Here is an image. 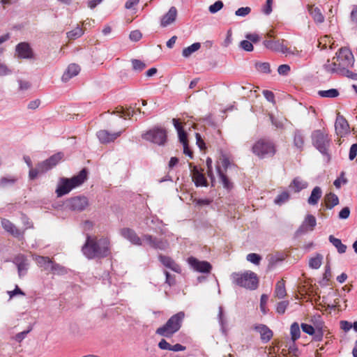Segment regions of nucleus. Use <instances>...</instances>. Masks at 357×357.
<instances>
[{
  "instance_id": "nucleus-30",
  "label": "nucleus",
  "mask_w": 357,
  "mask_h": 357,
  "mask_svg": "<svg viewBox=\"0 0 357 357\" xmlns=\"http://www.w3.org/2000/svg\"><path fill=\"white\" fill-rule=\"evenodd\" d=\"M321 190L319 187L317 186L312 190L310 197L308 198V203L310 205H315L318 203L321 197Z\"/></svg>"
},
{
  "instance_id": "nucleus-26",
  "label": "nucleus",
  "mask_w": 357,
  "mask_h": 357,
  "mask_svg": "<svg viewBox=\"0 0 357 357\" xmlns=\"http://www.w3.org/2000/svg\"><path fill=\"white\" fill-rule=\"evenodd\" d=\"M324 69L328 73H340L343 75V70L337 65V61L335 58H333V61L330 62L329 60L324 65Z\"/></svg>"
},
{
  "instance_id": "nucleus-43",
  "label": "nucleus",
  "mask_w": 357,
  "mask_h": 357,
  "mask_svg": "<svg viewBox=\"0 0 357 357\" xmlns=\"http://www.w3.org/2000/svg\"><path fill=\"white\" fill-rule=\"evenodd\" d=\"M290 332H291V339L293 341H295L300 337L301 331H300V328H299L298 323L294 322L291 324V328H290Z\"/></svg>"
},
{
  "instance_id": "nucleus-52",
  "label": "nucleus",
  "mask_w": 357,
  "mask_h": 357,
  "mask_svg": "<svg viewBox=\"0 0 357 357\" xmlns=\"http://www.w3.org/2000/svg\"><path fill=\"white\" fill-rule=\"evenodd\" d=\"M49 266H50V269L53 273H62L65 271V269L63 266L57 264H54L53 262L50 264Z\"/></svg>"
},
{
  "instance_id": "nucleus-54",
  "label": "nucleus",
  "mask_w": 357,
  "mask_h": 357,
  "mask_svg": "<svg viewBox=\"0 0 357 357\" xmlns=\"http://www.w3.org/2000/svg\"><path fill=\"white\" fill-rule=\"evenodd\" d=\"M290 66L287 64H282L279 66L278 72L281 75H287L290 72Z\"/></svg>"
},
{
  "instance_id": "nucleus-21",
  "label": "nucleus",
  "mask_w": 357,
  "mask_h": 357,
  "mask_svg": "<svg viewBox=\"0 0 357 357\" xmlns=\"http://www.w3.org/2000/svg\"><path fill=\"white\" fill-rule=\"evenodd\" d=\"M121 134V132L110 133L106 130H101L97 132V137L102 144L114 142Z\"/></svg>"
},
{
  "instance_id": "nucleus-19",
  "label": "nucleus",
  "mask_w": 357,
  "mask_h": 357,
  "mask_svg": "<svg viewBox=\"0 0 357 357\" xmlns=\"http://www.w3.org/2000/svg\"><path fill=\"white\" fill-rule=\"evenodd\" d=\"M17 56L21 59H30L33 56V51L27 43H20L16 46Z\"/></svg>"
},
{
  "instance_id": "nucleus-27",
  "label": "nucleus",
  "mask_w": 357,
  "mask_h": 357,
  "mask_svg": "<svg viewBox=\"0 0 357 357\" xmlns=\"http://www.w3.org/2000/svg\"><path fill=\"white\" fill-rule=\"evenodd\" d=\"M307 183L304 181L299 177L295 178L289 185V188L293 190L295 192H298L301 190L306 188Z\"/></svg>"
},
{
  "instance_id": "nucleus-45",
  "label": "nucleus",
  "mask_w": 357,
  "mask_h": 357,
  "mask_svg": "<svg viewBox=\"0 0 357 357\" xmlns=\"http://www.w3.org/2000/svg\"><path fill=\"white\" fill-rule=\"evenodd\" d=\"M133 70L142 71L146 68V64L141 60L132 59L131 61Z\"/></svg>"
},
{
  "instance_id": "nucleus-13",
  "label": "nucleus",
  "mask_w": 357,
  "mask_h": 357,
  "mask_svg": "<svg viewBox=\"0 0 357 357\" xmlns=\"http://www.w3.org/2000/svg\"><path fill=\"white\" fill-rule=\"evenodd\" d=\"M3 228L13 236L22 239L23 238L24 231H21L11 222L9 220L2 218L1 220Z\"/></svg>"
},
{
  "instance_id": "nucleus-48",
  "label": "nucleus",
  "mask_w": 357,
  "mask_h": 357,
  "mask_svg": "<svg viewBox=\"0 0 357 357\" xmlns=\"http://www.w3.org/2000/svg\"><path fill=\"white\" fill-rule=\"evenodd\" d=\"M288 305L289 301H287L279 302L276 307V312L281 314H284Z\"/></svg>"
},
{
  "instance_id": "nucleus-29",
  "label": "nucleus",
  "mask_w": 357,
  "mask_h": 357,
  "mask_svg": "<svg viewBox=\"0 0 357 357\" xmlns=\"http://www.w3.org/2000/svg\"><path fill=\"white\" fill-rule=\"evenodd\" d=\"M274 294L279 299L283 298L287 295L285 281L283 279L276 283Z\"/></svg>"
},
{
  "instance_id": "nucleus-35",
  "label": "nucleus",
  "mask_w": 357,
  "mask_h": 357,
  "mask_svg": "<svg viewBox=\"0 0 357 357\" xmlns=\"http://www.w3.org/2000/svg\"><path fill=\"white\" fill-rule=\"evenodd\" d=\"M318 95L321 98H336L340 95V92L336 89H331L328 90H320L318 91Z\"/></svg>"
},
{
  "instance_id": "nucleus-4",
  "label": "nucleus",
  "mask_w": 357,
  "mask_h": 357,
  "mask_svg": "<svg viewBox=\"0 0 357 357\" xmlns=\"http://www.w3.org/2000/svg\"><path fill=\"white\" fill-rule=\"evenodd\" d=\"M185 317L183 312L172 315L165 324L157 328L155 333L165 337H172L181 328Z\"/></svg>"
},
{
  "instance_id": "nucleus-64",
  "label": "nucleus",
  "mask_w": 357,
  "mask_h": 357,
  "mask_svg": "<svg viewBox=\"0 0 357 357\" xmlns=\"http://www.w3.org/2000/svg\"><path fill=\"white\" fill-rule=\"evenodd\" d=\"M357 155V144H354L351 145L350 150H349V160H353Z\"/></svg>"
},
{
  "instance_id": "nucleus-6",
  "label": "nucleus",
  "mask_w": 357,
  "mask_h": 357,
  "mask_svg": "<svg viewBox=\"0 0 357 357\" xmlns=\"http://www.w3.org/2000/svg\"><path fill=\"white\" fill-rule=\"evenodd\" d=\"M252 152L260 159L272 158L277 152V147L272 140L261 138L253 144Z\"/></svg>"
},
{
  "instance_id": "nucleus-40",
  "label": "nucleus",
  "mask_w": 357,
  "mask_h": 357,
  "mask_svg": "<svg viewBox=\"0 0 357 357\" xmlns=\"http://www.w3.org/2000/svg\"><path fill=\"white\" fill-rule=\"evenodd\" d=\"M201 47L199 43H195L192 45L184 48L182 52V55L184 57L190 56L193 52L197 51Z\"/></svg>"
},
{
  "instance_id": "nucleus-15",
  "label": "nucleus",
  "mask_w": 357,
  "mask_h": 357,
  "mask_svg": "<svg viewBox=\"0 0 357 357\" xmlns=\"http://www.w3.org/2000/svg\"><path fill=\"white\" fill-rule=\"evenodd\" d=\"M68 206L73 211H83L88 206V199L85 197H75L68 201Z\"/></svg>"
},
{
  "instance_id": "nucleus-38",
  "label": "nucleus",
  "mask_w": 357,
  "mask_h": 357,
  "mask_svg": "<svg viewBox=\"0 0 357 357\" xmlns=\"http://www.w3.org/2000/svg\"><path fill=\"white\" fill-rule=\"evenodd\" d=\"M294 144L298 149H299L300 151L303 150L304 145V138L301 132L299 131H296L294 133Z\"/></svg>"
},
{
  "instance_id": "nucleus-59",
  "label": "nucleus",
  "mask_w": 357,
  "mask_h": 357,
  "mask_svg": "<svg viewBox=\"0 0 357 357\" xmlns=\"http://www.w3.org/2000/svg\"><path fill=\"white\" fill-rule=\"evenodd\" d=\"M268 297L265 294H262L260 299V307L264 314L266 313V305L267 303Z\"/></svg>"
},
{
  "instance_id": "nucleus-12",
  "label": "nucleus",
  "mask_w": 357,
  "mask_h": 357,
  "mask_svg": "<svg viewBox=\"0 0 357 357\" xmlns=\"http://www.w3.org/2000/svg\"><path fill=\"white\" fill-rule=\"evenodd\" d=\"M190 266L196 271L200 273H209L212 268L210 263L206 261H199L194 257L188 259Z\"/></svg>"
},
{
  "instance_id": "nucleus-22",
  "label": "nucleus",
  "mask_w": 357,
  "mask_h": 357,
  "mask_svg": "<svg viewBox=\"0 0 357 357\" xmlns=\"http://www.w3.org/2000/svg\"><path fill=\"white\" fill-rule=\"evenodd\" d=\"M158 259L167 268L174 272L180 273L181 267L171 257L162 255H159Z\"/></svg>"
},
{
  "instance_id": "nucleus-53",
  "label": "nucleus",
  "mask_w": 357,
  "mask_h": 357,
  "mask_svg": "<svg viewBox=\"0 0 357 357\" xmlns=\"http://www.w3.org/2000/svg\"><path fill=\"white\" fill-rule=\"evenodd\" d=\"M142 37V33L139 30H135L130 32L129 38L131 40L137 42Z\"/></svg>"
},
{
  "instance_id": "nucleus-57",
  "label": "nucleus",
  "mask_w": 357,
  "mask_h": 357,
  "mask_svg": "<svg viewBox=\"0 0 357 357\" xmlns=\"http://www.w3.org/2000/svg\"><path fill=\"white\" fill-rule=\"evenodd\" d=\"M301 328L303 331L308 335H312L314 333V328L312 326L307 324H302Z\"/></svg>"
},
{
  "instance_id": "nucleus-8",
  "label": "nucleus",
  "mask_w": 357,
  "mask_h": 357,
  "mask_svg": "<svg viewBox=\"0 0 357 357\" xmlns=\"http://www.w3.org/2000/svg\"><path fill=\"white\" fill-rule=\"evenodd\" d=\"M142 137L158 145H164L167 142V130L159 126H155L142 135Z\"/></svg>"
},
{
  "instance_id": "nucleus-2",
  "label": "nucleus",
  "mask_w": 357,
  "mask_h": 357,
  "mask_svg": "<svg viewBox=\"0 0 357 357\" xmlns=\"http://www.w3.org/2000/svg\"><path fill=\"white\" fill-rule=\"evenodd\" d=\"M337 65L343 70V76L357 80V73L349 70L354 64V56L351 51L347 47L340 48L334 56Z\"/></svg>"
},
{
  "instance_id": "nucleus-49",
  "label": "nucleus",
  "mask_w": 357,
  "mask_h": 357,
  "mask_svg": "<svg viewBox=\"0 0 357 357\" xmlns=\"http://www.w3.org/2000/svg\"><path fill=\"white\" fill-rule=\"evenodd\" d=\"M240 47L247 52H251L253 50V45L248 40H242L240 43Z\"/></svg>"
},
{
  "instance_id": "nucleus-25",
  "label": "nucleus",
  "mask_w": 357,
  "mask_h": 357,
  "mask_svg": "<svg viewBox=\"0 0 357 357\" xmlns=\"http://www.w3.org/2000/svg\"><path fill=\"white\" fill-rule=\"evenodd\" d=\"M79 71H80V68L78 65L75 64V63L70 64L68 66L67 70L65 71V73L62 75V80L63 82L68 81L72 77L78 75Z\"/></svg>"
},
{
  "instance_id": "nucleus-55",
  "label": "nucleus",
  "mask_w": 357,
  "mask_h": 357,
  "mask_svg": "<svg viewBox=\"0 0 357 357\" xmlns=\"http://www.w3.org/2000/svg\"><path fill=\"white\" fill-rule=\"evenodd\" d=\"M344 172H342L341 173V175H340V178H337V179L335 180V181L333 182V185L337 188H340L341 187V185L342 183V184H345L347 183V178H345L344 177Z\"/></svg>"
},
{
  "instance_id": "nucleus-9",
  "label": "nucleus",
  "mask_w": 357,
  "mask_h": 357,
  "mask_svg": "<svg viewBox=\"0 0 357 357\" xmlns=\"http://www.w3.org/2000/svg\"><path fill=\"white\" fill-rule=\"evenodd\" d=\"M218 164H220L222 168L226 171L227 169L231 165L229 157L225 154H222L218 160ZM217 171L220 179V181L224 187L227 190H231L233 188V183L229 179L227 176L221 169L219 165H217Z\"/></svg>"
},
{
  "instance_id": "nucleus-24",
  "label": "nucleus",
  "mask_w": 357,
  "mask_h": 357,
  "mask_svg": "<svg viewBox=\"0 0 357 357\" xmlns=\"http://www.w3.org/2000/svg\"><path fill=\"white\" fill-rule=\"evenodd\" d=\"M255 329L260 334L261 340L264 342H268L273 337L272 331L266 325L259 324Z\"/></svg>"
},
{
  "instance_id": "nucleus-39",
  "label": "nucleus",
  "mask_w": 357,
  "mask_h": 357,
  "mask_svg": "<svg viewBox=\"0 0 357 357\" xmlns=\"http://www.w3.org/2000/svg\"><path fill=\"white\" fill-rule=\"evenodd\" d=\"M322 260L323 256L320 254H317L316 256L310 259L309 266L312 268L317 269L321 266Z\"/></svg>"
},
{
  "instance_id": "nucleus-23",
  "label": "nucleus",
  "mask_w": 357,
  "mask_h": 357,
  "mask_svg": "<svg viewBox=\"0 0 357 357\" xmlns=\"http://www.w3.org/2000/svg\"><path fill=\"white\" fill-rule=\"evenodd\" d=\"M62 158L63 154L61 153H57L50 157L48 159L41 162V163L47 172L55 167L62 160Z\"/></svg>"
},
{
  "instance_id": "nucleus-32",
  "label": "nucleus",
  "mask_w": 357,
  "mask_h": 357,
  "mask_svg": "<svg viewBox=\"0 0 357 357\" xmlns=\"http://www.w3.org/2000/svg\"><path fill=\"white\" fill-rule=\"evenodd\" d=\"M134 109L131 107L129 108L124 109L123 107H117L114 114H116L119 115L120 117L126 119L127 118H130L134 114Z\"/></svg>"
},
{
  "instance_id": "nucleus-63",
  "label": "nucleus",
  "mask_w": 357,
  "mask_h": 357,
  "mask_svg": "<svg viewBox=\"0 0 357 357\" xmlns=\"http://www.w3.org/2000/svg\"><path fill=\"white\" fill-rule=\"evenodd\" d=\"M273 0H266V4L263 8V12L266 15H269L272 12Z\"/></svg>"
},
{
  "instance_id": "nucleus-44",
  "label": "nucleus",
  "mask_w": 357,
  "mask_h": 357,
  "mask_svg": "<svg viewBox=\"0 0 357 357\" xmlns=\"http://www.w3.org/2000/svg\"><path fill=\"white\" fill-rule=\"evenodd\" d=\"M246 259L255 265H259L261 260V257L256 253H250L247 255Z\"/></svg>"
},
{
  "instance_id": "nucleus-7",
  "label": "nucleus",
  "mask_w": 357,
  "mask_h": 357,
  "mask_svg": "<svg viewBox=\"0 0 357 357\" xmlns=\"http://www.w3.org/2000/svg\"><path fill=\"white\" fill-rule=\"evenodd\" d=\"M312 142L314 146L322 154L328 155V149L331 139L324 129L314 130L312 134Z\"/></svg>"
},
{
  "instance_id": "nucleus-14",
  "label": "nucleus",
  "mask_w": 357,
  "mask_h": 357,
  "mask_svg": "<svg viewBox=\"0 0 357 357\" xmlns=\"http://www.w3.org/2000/svg\"><path fill=\"white\" fill-rule=\"evenodd\" d=\"M121 235L128 240L132 244L135 245H143V239L142 237L140 238L137 233L132 229L130 228H123L120 231Z\"/></svg>"
},
{
  "instance_id": "nucleus-34",
  "label": "nucleus",
  "mask_w": 357,
  "mask_h": 357,
  "mask_svg": "<svg viewBox=\"0 0 357 357\" xmlns=\"http://www.w3.org/2000/svg\"><path fill=\"white\" fill-rule=\"evenodd\" d=\"M47 172L41 162L38 163L36 168H31L29 170V178L30 179H35L38 175Z\"/></svg>"
},
{
  "instance_id": "nucleus-61",
  "label": "nucleus",
  "mask_w": 357,
  "mask_h": 357,
  "mask_svg": "<svg viewBox=\"0 0 357 357\" xmlns=\"http://www.w3.org/2000/svg\"><path fill=\"white\" fill-rule=\"evenodd\" d=\"M351 21L357 24V5H354L350 14Z\"/></svg>"
},
{
  "instance_id": "nucleus-50",
  "label": "nucleus",
  "mask_w": 357,
  "mask_h": 357,
  "mask_svg": "<svg viewBox=\"0 0 357 357\" xmlns=\"http://www.w3.org/2000/svg\"><path fill=\"white\" fill-rule=\"evenodd\" d=\"M251 12V8L250 7H242L238 8L235 14L239 17H245L248 15Z\"/></svg>"
},
{
  "instance_id": "nucleus-47",
  "label": "nucleus",
  "mask_w": 357,
  "mask_h": 357,
  "mask_svg": "<svg viewBox=\"0 0 357 357\" xmlns=\"http://www.w3.org/2000/svg\"><path fill=\"white\" fill-rule=\"evenodd\" d=\"M256 67L257 70L261 73H271L270 64L267 62L257 63Z\"/></svg>"
},
{
  "instance_id": "nucleus-60",
  "label": "nucleus",
  "mask_w": 357,
  "mask_h": 357,
  "mask_svg": "<svg viewBox=\"0 0 357 357\" xmlns=\"http://www.w3.org/2000/svg\"><path fill=\"white\" fill-rule=\"evenodd\" d=\"M158 347L162 350L170 351L172 345L168 343L165 339H162L158 343Z\"/></svg>"
},
{
  "instance_id": "nucleus-18",
  "label": "nucleus",
  "mask_w": 357,
  "mask_h": 357,
  "mask_svg": "<svg viewBox=\"0 0 357 357\" xmlns=\"http://www.w3.org/2000/svg\"><path fill=\"white\" fill-rule=\"evenodd\" d=\"M335 130L338 135H343L349 132V126L347 121L342 116L337 115L335 123Z\"/></svg>"
},
{
  "instance_id": "nucleus-11",
  "label": "nucleus",
  "mask_w": 357,
  "mask_h": 357,
  "mask_svg": "<svg viewBox=\"0 0 357 357\" xmlns=\"http://www.w3.org/2000/svg\"><path fill=\"white\" fill-rule=\"evenodd\" d=\"M284 43V39H265L263 44L268 50L284 54L288 52V47Z\"/></svg>"
},
{
  "instance_id": "nucleus-36",
  "label": "nucleus",
  "mask_w": 357,
  "mask_h": 357,
  "mask_svg": "<svg viewBox=\"0 0 357 357\" xmlns=\"http://www.w3.org/2000/svg\"><path fill=\"white\" fill-rule=\"evenodd\" d=\"M316 218L312 215H307L303 222V227L306 230H313L316 226Z\"/></svg>"
},
{
  "instance_id": "nucleus-17",
  "label": "nucleus",
  "mask_w": 357,
  "mask_h": 357,
  "mask_svg": "<svg viewBox=\"0 0 357 357\" xmlns=\"http://www.w3.org/2000/svg\"><path fill=\"white\" fill-rule=\"evenodd\" d=\"M307 10L316 24H321L324 22L325 17L321 9L313 4H307Z\"/></svg>"
},
{
  "instance_id": "nucleus-1",
  "label": "nucleus",
  "mask_w": 357,
  "mask_h": 357,
  "mask_svg": "<svg viewBox=\"0 0 357 357\" xmlns=\"http://www.w3.org/2000/svg\"><path fill=\"white\" fill-rule=\"evenodd\" d=\"M84 256L89 259L104 258L110 254V241L108 238L86 236V240L82 248Z\"/></svg>"
},
{
  "instance_id": "nucleus-33",
  "label": "nucleus",
  "mask_w": 357,
  "mask_h": 357,
  "mask_svg": "<svg viewBox=\"0 0 357 357\" xmlns=\"http://www.w3.org/2000/svg\"><path fill=\"white\" fill-rule=\"evenodd\" d=\"M333 38L331 36L326 35L320 38V39L318 41L317 47L321 50H324L327 48L328 46H329L330 49H333Z\"/></svg>"
},
{
  "instance_id": "nucleus-16",
  "label": "nucleus",
  "mask_w": 357,
  "mask_h": 357,
  "mask_svg": "<svg viewBox=\"0 0 357 357\" xmlns=\"http://www.w3.org/2000/svg\"><path fill=\"white\" fill-rule=\"evenodd\" d=\"M192 178L197 187H206L208 185L207 180L203 173V169L194 166L191 170Z\"/></svg>"
},
{
  "instance_id": "nucleus-58",
  "label": "nucleus",
  "mask_w": 357,
  "mask_h": 357,
  "mask_svg": "<svg viewBox=\"0 0 357 357\" xmlns=\"http://www.w3.org/2000/svg\"><path fill=\"white\" fill-rule=\"evenodd\" d=\"M178 138H179V141L181 142V143H182L183 145L188 144V139H187V134L184 131V130H179L178 132Z\"/></svg>"
},
{
  "instance_id": "nucleus-37",
  "label": "nucleus",
  "mask_w": 357,
  "mask_h": 357,
  "mask_svg": "<svg viewBox=\"0 0 357 357\" xmlns=\"http://www.w3.org/2000/svg\"><path fill=\"white\" fill-rule=\"evenodd\" d=\"M18 180V178L15 176H3L0 178V187L5 188L9 185L15 184Z\"/></svg>"
},
{
  "instance_id": "nucleus-20",
  "label": "nucleus",
  "mask_w": 357,
  "mask_h": 357,
  "mask_svg": "<svg viewBox=\"0 0 357 357\" xmlns=\"http://www.w3.org/2000/svg\"><path fill=\"white\" fill-rule=\"evenodd\" d=\"M177 9L174 6H172L168 12L162 16L160 20V25L162 27H166L168 25L174 23L177 17Z\"/></svg>"
},
{
  "instance_id": "nucleus-41",
  "label": "nucleus",
  "mask_w": 357,
  "mask_h": 357,
  "mask_svg": "<svg viewBox=\"0 0 357 357\" xmlns=\"http://www.w3.org/2000/svg\"><path fill=\"white\" fill-rule=\"evenodd\" d=\"M84 33L82 29L79 26L75 27L70 31L67 33V38L69 40H75L79 37H81Z\"/></svg>"
},
{
  "instance_id": "nucleus-62",
  "label": "nucleus",
  "mask_w": 357,
  "mask_h": 357,
  "mask_svg": "<svg viewBox=\"0 0 357 357\" xmlns=\"http://www.w3.org/2000/svg\"><path fill=\"white\" fill-rule=\"evenodd\" d=\"M350 214V209L349 207L346 206L343 208L339 213V218L340 219H347L349 218Z\"/></svg>"
},
{
  "instance_id": "nucleus-51",
  "label": "nucleus",
  "mask_w": 357,
  "mask_h": 357,
  "mask_svg": "<svg viewBox=\"0 0 357 357\" xmlns=\"http://www.w3.org/2000/svg\"><path fill=\"white\" fill-rule=\"evenodd\" d=\"M37 262L41 266H47L45 268L47 269L49 268V265L52 263V261L47 257H38L37 258Z\"/></svg>"
},
{
  "instance_id": "nucleus-10",
  "label": "nucleus",
  "mask_w": 357,
  "mask_h": 357,
  "mask_svg": "<svg viewBox=\"0 0 357 357\" xmlns=\"http://www.w3.org/2000/svg\"><path fill=\"white\" fill-rule=\"evenodd\" d=\"M142 239L146 244L153 249L165 250L169 246V241L167 239L158 238L150 234L142 235Z\"/></svg>"
},
{
  "instance_id": "nucleus-31",
  "label": "nucleus",
  "mask_w": 357,
  "mask_h": 357,
  "mask_svg": "<svg viewBox=\"0 0 357 357\" xmlns=\"http://www.w3.org/2000/svg\"><path fill=\"white\" fill-rule=\"evenodd\" d=\"M329 241L335 246L337 252L340 254H343L347 250V245L343 244L340 239L334 237L333 235L329 236Z\"/></svg>"
},
{
  "instance_id": "nucleus-28",
  "label": "nucleus",
  "mask_w": 357,
  "mask_h": 357,
  "mask_svg": "<svg viewBox=\"0 0 357 357\" xmlns=\"http://www.w3.org/2000/svg\"><path fill=\"white\" fill-rule=\"evenodd\" d=\"M324 202L326 207L331 209L339 204V199L335 194L329 192L325 195Z\"/></svg>"
},
{
  "instance_id": "nucleus-46",
  "label": "nucleus",
  "mask_w": 357,
  "mask_h": 357,
  "mask_svg": "<svg viewBox=\"0 0 357 357\" xmlns=\"http://www.w3.org/2000/svg\"><path fill=\"white\" fill-rule=\"evenodd\" d=\"M223 3L222 1H217L213 4L211 5L208 8L210 13H215L223 8Z\"/></svg>"
},
{
  "instance_id": "nucleus-3",
  "label": "nucleus",
  "mask_w": 357,
  "mask_h": 357,
  "mask_svg": "<svg viewBox=\"0 0 357 357\" xmlns=\"http://www.w3.org/2000/svg\"><path fill=\"white\" fill-rule=\"evenodd\" d=\"M87 178V172L82 169L79 174L71 178H62L56 190L57 197H62L71 191L73 188L82 185Z\"/></svg>"
},
{
  "instance_id": "nucleus-56",
  "label": "nucleus",
  "mask_w": 357,
  "mask_h": 357,
  "mask_svg": "<svg viewBox=\"0 0 357 357\" xmlns=\"http://www.w3.org/2000/svg\"><path fill=\"white\" fill-rule=\"evenodd\" d=\"M12 70L3 63L0 62V76L10 75Z\"/></svg>"
},
{
  "instance_id": "nucleus-42",
  "label": "nucleus",
  "mask_w": 357,
  "mask_h": 357,
  "mask_svg": "<svg viewBox=\"0 0 357 357\" xmlns=\"http://www.w3.org/2000/svg\"><path fill=\"white\" fill-rule=\"evenodd\" d=\"M289 199V194L287 191H284L279 194L274 200V202L277 205H282L284 202H287Z\"/></svg>"
},
{
  "instance_id": "nucleus-5",
  "label": "nucleus",
  "mask_w": 357,
  "mask_h": 357,
  "mask_svg": "<svg viewBox=\"0 0 357 357\" xmlns=\"http://www.w3.org/2000/svg\"><path fill=\"white\" fill-rule=\"evenodd\" d=\"M231 278L234 284L248 289L255 290L259 285L257 275L251 271L233 273Z\"/></svg>"
}]
</instances>
